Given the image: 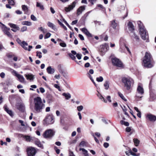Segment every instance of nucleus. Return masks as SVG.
Masks as SVG:
<instances>
[{"label": "nucleus", "mask_w": 156, "mask_h": 156, "mask_svg": "<svg viewBox=\"0 0 156 156\" xmlns=\"http://www.w3.org/2000/svg\"><path fill=\"white\" fill-rule=\"evenodd\" d=\"M34 109L37 113L42 112L45 107V105L40 97H37L34 99Z\"/></svg>", "instance_id": "1"}, {"label": "nucleus", "mask_w": 156, "mask_h": 156, "mask_svg": "<svg viewBox=\"0 0 156 156\" xmlns=\"http://www.w3.org/2000/svg\"><path fill=\"white\" fill-rule=\"evenodd\" d=\"M144 66L147 68H151L154 66V63L152 61V58L151 54L146 52L143 58Z\"/></svg>", "instance_id": "2"}, {"label": "nucleus", "mask_w": 156, "mask_h": 156, "mask_svg": "<svg viewBox=\"0 0 156 156\" xmlns=\"http://www.w3.org/2000/svg\"><path fill=\"white\" fill-rule=\"evenodd\" d=\"M137 23L140 30V34L142 38L144 40H147V41L148 35L144 27L140 21H138Z\"/></svg>", "instance_id": "3"}, {"label": "nucleus", "mask_w": 156, "mask_h": 156, "mask_svg": "<svg viewBox=\"0 0 156 156\" xmlns=\"http://www.w3.org/2000/svg\"><path fill=\"white\" fill-rule=\"evenodd\" d=\"M122 81L127 90L130 89L131 85L133 83V80L129 77H124L122 78Z\"/></svg>", "instance_id": "4"}, {"label": "nucleus", "mask_w": 156, "mask_h": 156, "mask_svg": "<svg viewBox=\"0 0 156 156\" xmlns=\"http://www.w3.org/2000/svg\"><path fill=\"white\" fill-rule=\"evenodd\" d=\"M108 44L105 43L100 45L99 48V51L101 55H103L109 49Z\"/></svg>", "instance_id": "5"}, {"label": "nucleus", "mask_w": 156, "mask_h": 156, "mask_svg": "<svg viewBox=\"0 0 156 156\" xmlns=\"http://www.w3.org/2000/svg\"><path fill=\"white\" fill-rule=\"evenodd\" d=\"M137 94H140L141 96H139L137 94L136 97L138 98H141L142 95L144 93V90L142 86L140 83L138 84L137 88Z\"/></svg>", "instance_id": "6"}, {"label": "nucleus", "mask_w": 156, "mask_h": 156, "mask_svg": "<svg viewBox=\"0 0 156 156\" xmlns=\"http://www.w3.org/2000/svg\"><path fill=\"white\" fill-rule=\"evenodd\" d=\"M44 123L45 125H49L53 123L54 122V118L52 115L46 116L44 120Z\"/></svg>", "instance_id": "7"}, {"label": "nucleus", "mask_w": 156, "mask_h": 156, "mask_svg": "<svg viewBox=\"0 0 156 156\" xmlns=\"http://www.w3.org/2000/svg\"><path fill=\"white\" fill-rule=\"evenodd\" d=\"M27 151L28 156H33L36 153L35 148L32 147H28L27 149Z\"/></svg>", "instance_id": "8"}, {"label": "nucleus", "mask_w": 156, "mask_h": 156, "mask_svg": "<svg viewBox=\"0 0 156 156\" xmlns=\"http://www.w3.org/2000/svg\"><path fill=\"white\" fill-rule=\"evenodd\" d=\"M1 27L2 31L6 35L9 37H12V34L9 31L10 30L9 28H7L4 24H3V26H1Z\"/></svg>", "instance_id": "9"}, {"label": "nucleus", "mask_w": 156, "mask_h": 156, "mask_svg": "<svg viewBox=\"0 0 156 156\" xmlns=\"http://www.w3.org/2000/svg\"><path fill=\"white\" fill-rule=\"evenodd\" d=\"M54 135V132L51 129L46 130L43 134L44 137L45 138H50Z\"/></svg>", "instance_id": "10"}, {"label": "nucleus", "mask_w": 156, "mask_h": 156, "mask_svg": "<svg viewBox=\"0 0 156 156\" xmlns=\"http://www.w3.org/2000/svg\"><path fill=\"white\" fill-rule=\"evenodd\" d=\"M112 62L113 64L116 66L121 67L122 66V62L117 58H112Z\"/></svg>", "instance_id": "11"}, {"label": "nucleus", "mask_w": 156, "mask_h": 156, "mask_svg": "<svg viewBox=\"0 0 156 156\" xmlns=\"http://www.w3.org/2000/svg\"><path fill=\"white\" fill-rule=\"evenodd\" d=\"M21 46L25 50L30 51L31 50V49L33 48L32 46L29 45L28 48L27 47L28 46V44L25 41H23L21 44Z\"/></svg>", "instance_id": "12"}, {"label": "nucleus", "mask_w": 156, "mask_h": 156, "mask_svg": "<svg viewBox=\"0 0 156 156\" xmlns=\"http://www.w3.org/2000/svg\"><path fill=\"white\" fill-rule=\"evenodd\" d=\"M77 3V1H75L73 2L71 5H69L68 7H66L65 8V11L66 12H69L71 10H72L76 6V5Z\"/></svg>", "instance_id": "13"}, {"label": "nucleus", "mask_w": 156, "mask_h": 156, "mask_svg": "<svg viewBox=\"0 0 156 156\" xmlns=\"http://www.w3.org/2000/svg\"><path fill=\"white\" fill-rule=\"evenodd\" d=\"M9 25L12 28L11 30L14 32H16L20 30L19 27L16 25L11 23H9Z\"/></svg>", "instance_id": "14"}, {"label": "nucleus", "mask_w": 156, "mask_h": 156, "mask_svg": "<svg viewBox=\"0 0 156 156\" xmlns=\"http://www.w3.org/2000/svg\"><path fill=\"white\" fill-rule=\"evenodd\" d=\"M146 117L151 121L154 122L156 120V116L151 114H147Z\"/></svg>", "instance_id": "15"}, {"label": "nucleus", "mask_w": 156, "mask_h": 156, "mask_svg": "<svg viewBox=\"0 0 156 156\" xmlns=\"http://www.w3.org/2000/svg\"><path fill=\"white\" fill-rule=\"evenodd\" d=\"M128 29L131 33H133L134 30V26L132 23L129 22L127 24Z\"/></svg>", "instance_id": "16"}, {"label": "nucleus", "mask_w": 156, "mask_h": 156, "mask_svg": "<svg viewBox=\"0 0 156 156\" xmlns=\"http://www.w3.org/2000/svg\"><path fill=\"white\" fill-rule=\"evenodd\" d=\"M85 7L84 6H80L77 9L76 15L77 16H79L82 12L85 10Z\"/></svg>", "instance_id": "17"}, {"label": "nucleus", "mask_w": 156, "mask_h": 156, "mask_svg": "<svg viewBox=\"0 0 156 156\" xmlns=\"http://www.w3.org/2000/svg\"><path fill=\"white\" fill-rule=\"evenodd\" d=\"M71 52L72 53H69V55L73 60H75L76 59V58L74 55L76 54V52L73 50L71 51Z\"/></svg>", "instance_id": "18"}, {"label": "nucleus", "mask_w": 156, "mask_h": 156, "mask_svg": "<svg viewBox=\"0 0 156 156\" xmlns=\"http://www.w3.org/2000/svg\"><path fill=\"white\" fill-rule=\"evenodd\" d=\"M34 143L39 147H40L42 149L43 148V145L41 144L40 141L38 139H36L34 140Z\"/></svg>", "instance_id": "19"}, {"label": "nucleus", "mask_w": 156, "mask_h": 156, "mask_svg": "<svg viewBox=\"0 0 156 156\" xmlns=\"http://www.w3.org/2000/svg\"><path fill=\"white\" fill-rule=\"evenodd\" d=\"M82 31L87 36L90 37L91 36V34L87 30L86 28H83L82 29Z\"/></svg>", "instance_id": "20"}, {"label": "nucleus", "mask_w": 156, "mask_h": 156, "mask_svg": "<svg viewBox=\"0 0 156 156\" xmlns=\"http://www.w3.org/2000/svg\"><path fill=\"white\" fill-rule=\"evenodd\" d=\"M4 108L6 112L7 113L9 114L11 116H13V114L11 110H9L7 106L5 105L4 107Z\"/></svg>", "instance_id": "21"}, {"label": "nucleus", "mask_w": 156, "mask_h": 156, "mask_svg": "<svg viewBox=\"0 0 156 156\" xmlns=\"http://www.w3.org/2000/svg\"><path fill=\"white\" fill-rule=\"evenodd\" d=\"M87 146V143L85 141H82L80 143L79 146L81 147H86Z\"/></svg>", "instance_id": "22"}, {"label": "nucleus", "mask_w": 156, "mask_h": 156, "mask_svg": "<svg viewBox=\"0 0 156 156\" xmlns=\"http://www.w3.org/2000/svg\"><path fill=\"white\" fill-rule=\"evenodd\" d=\"M18 78L19 81L21 83H24L25 81V79L24 78L23 76L19 74L16 76Z\"/></svg>", "instance_id": "23"}, {"label": "nucleus", "mask_w": 156, "mask_h": 156, "mask_svg": "<svg viewBox=\"0 0 156 156\" xmlns=\"http://www.w3.org/2000/svg\"><path fill=\"white\" fill-rule=\"evenodd\" d=\"M47 70L48 73L49 74H53L55 72L54 69L51 68V66L48 67L47 69Z\"/></svg>", "instance_id": "24"}, {"label": "nucleus", "mask_w": 156, "mask_h": 156, "mask_svg": "<svg viewBox=\"0 0 156 156\" xmlns=\"http://www.w3.org/2000/svg\"><path fill=\"white\" fill-rule=\"evenodd\" d=\"M80 151H82L84 156H89L88 153V151L83 148H80L79 149Z\"/></svg>", "instance_id": "25"}, {"label": "nucleus", "mask_w": 156, "mask_h": 156, "mask_svg": "<svg viewBox=\"0 0 156 156\" xmlns=\"http://www.w3.org/2000/svg\"><path fill=\"white\" fill-rule=\"evenodd\" d=\"M25 76L27 80H33L34 79V76L32 74H25Z\"/></svg>", "instance_id": "26"}, {"label": "nucleus", "mask_w": 156, "mask_h": 156, "mask_svg": "<svg viewBox=\"0 0 156 156\" xmlns=\"http://www.w3.org/2000/svg\"><path fill=\"white\" fill-rule=\"evenodd\" d=\"M23 137H24L26 139V141L27 142H30L31 140H33V138H34L31 137L29 136H24Z\"/></svg>", "instance_id": "27"}, {"label": "nucleus", "mask_w": 156, "mask_h": 156, "mask_svg": "<svg viewBox=\"0 0 156 156\" xmlns=\"http://www.w3.org/2000/svg\"><path fill=\"white\" fill-rule=\"evenodd\" d=\"M22 10L24 12L25 14H27L28 12V9L27 6L23 5L22 6Z\"/></svg>", "instance_id": "28"}, {"label": "nucleus", "mask_w": 156, "mask_h": 156, "mask_svg": "<svg viewBox=\"0 0 156 156\" xmlns=\"http://www.w3.org/2000/svg\"><path fill=\"white\" fill-rule=\"evenodd\" d=\"M47 24L48 27L54 30H55L56 29L55 26L53 23L49 22Z\"/></svg>", "instance_id": "29"}, {"label": "nucleus", "mask_w": 156, "mask_h": 156, "mask_svg": "<svg viewBox=\"0 0 156 156\" xmlns=\"http://www.w3.org/2000/svg\"><path fill=\"white\" fill-rule=\"evenodd\" d=\"M111 25L114 29H115L117 26V23L115 22V20H113L111 21Z\"/></svg>", "instance_id": "30"}, {"label": "nucleus", "mask_w": 156, "mask_h": 156, "mask_svg": "<svg viewBox=\"0 0 156 156\" xmlns=\"http://www.w3.org/2000/svg\"><path fill=\"white\" fill-rule=\"evenodd\" d=\"M62 95L65 97L66 99V100L69 99L71 97V95L69 93H64L62 94Z\"/></svg>", "instance_id": "31"}, {"label": "nucleus", "mask_w": 156, "mask_h": 156, "mask_svg": "<svg viewBox=\"0 0 156 156\" xmlns=\"http://www.w3.org/2000/svg\"><path fill=\"white\" fill-rule=\"evenodd\" d=\"M130 35L131 37H133L135 38L136 40L137 41H138L139 39V37L137 36L134 32L133 33H132V34H131Z\"/></svg>", "instance_id": "32"}, {"label": "nucleus", "mask_w": 156, "mask_h": 156, "mask_svg": "<svg viewBox=\"0 0 156 156\" xmlns=\"http://www.w3.org/2000/svg\"><path fill=\"white\" fill-rule=\"evenodd\" d=\"M36 6L40 8L42 10H43L44 9L43 5L40 3L37 2Z\"/></svg>", "instance_id": "33"}, {"label": "nucleus", "mask_w": 156, "mask_h": 156, "mask_svg": "<svg viewBox=\"0 0 156 156\" xmlns=\"http://www.w3.org/2000/svg\"><path fill=\"white\" fill-rule=\"evenodd\" d=\"M22 24L23 25H27L28 26H30L31 25L32 23L31 22L28 21H23L22 22Z\"/></svg>", "instance_id": "34"}, {"label": "nucleus", "mask_w": 156, "mask_h": 156, "mask_svg": "<svg viewBox=\"0 0 156 156\" xmlns=\"http://www.w3.org/2000/svg\"><path fill=\"white\" fill-rule=\"evenodd\" d=\"M104 86L105 87V89L106 90H108L109 87V83L108 81H106L105 83L104 84Z\"/></svg>", "instance_id": "35"}, {"label": "nucleus", "mask_w": 156, "mask_h": 156, "mask_svg": "<svg viewBox=\"0 0 156 156\" xmlns=\"http://www.w3.org/2000/svg\"><path fill=\"white\" fill-rule=\"evenodd\" d=\"M17 106L18 108L20 110H23L24 107V105L23 104H20L18 105H17Z\"/></svg>", "instance_id": "36"}, {"label": "nucleus", "mask_w": 156, "mask_h": 156, "mask_svg": "<svg viewBox=\"0 0 156 156\" xmlns=\"http://www.w3.org/2000/svg\"><path fill=\"white\" fill-rule=\"evenodd\" d=\"M133 142L136 146H138L140 143L139 140L136 138H134L133 139Z\"/></svg>", "instance_id": "37"}, {"label": "nucleus", "mask_w": 156, "mask_h": 156, "mask_svg": "<svg viewBox=\"0 0 156 156\" xmlns=\"http://www.w3.org/2000/svg\"><path fill=\"white\" fill-rule=\"evenodd\" d=\"M118 94L119 96L124 101H126V99L125 98L123 95L120 92H118Z\"/></svg>", "instance_id": "38"}, {"label": "nucleus", "mask_w": 156, "mask_h": 156, "mask_svg": "<svg viewBox=\"0 0 156 156\" xmlns=\"http://www.w3.org/2000/svg\"><path fill=\"white\" fill-rule=\"evenodd\" d=\"M98 96L99 97L100 99H101L102 101L105 103H106L107 102V101L105 100L101 94L99 95H98Z\"/></svg>", "instance_id": "39"}, {"label": "nucleus", "mask_w": 156, "mask_h": 156, "mask_svg": "<svg viewBox=\"0 0 156 156\" xmlns=\"http://www.w3.org/2000/svg\"><path fill=\"white\" fill-rule=\"evenodd\" d=\"M38 29L42 31L44 33H45L47 32L46 29H45L43 28L42 27H40L38 28Z\"/></svg>", "instance_id": "40"}, {"label": "nucleus", "mask_w": 156, "mask_h": 156, "mask_svg": "<svg viewBox=\"0 0 156 156\" xmlns=\"http://www.w3.org/2000/svg\"><path fill=\"white\" fill-rule=\"evenodd\" d=\"M8 3L11 5H13L15 4V2L13 0H7Z\"/></svg>", "instance_id": "41"}, {"label": "nucleus", "mask_w": 156, "mask_h": 156, "mask_svg": "<svg viewBox=\"0 0 156 156\" xmlns=\"http://www.w3.org/2000/svg\"><path fill=\"white\" fill-rule=\"evenodd\" d=\"M96 80L98 82H101L103 81V78L102 76H100L99 77H97L96 78Z\"/></svg>", "instance_id": "42"}, {"label": "nucleus", "mask_w": 156, "mask_h": 156, "mask_svg": "<svg viewBox=\"0 0 156 156\" xmlns=\"http://www.w3.org/2000/svg\"><path fill=\"white\" fill-rule=\"evenodd\" d=\"M36 54V56H38L39 58H41L42 57L41 55L42 53L41 52L37 51Z\"/></svg>", "instance_id": "43"}, {"label": "nucleus", "mask_w": 156, "mask_h": 156, "mask_svg": "<svg viewBox=\"0 0 156 156\" xmlns=\"http://www.w3.org/2000/svg\"><path fill=\"white\" fill-rule=\"evenodd\" d=\"M77 110L79 111L80 112L83 109V107L82 105H80L77 107Z\"/></svg>", "instance_id": "44"}, {"label": "nucleus", "mask_w": 156, "mask_h": 156, "mask_svg": "<svg viewBox=\"0 0 156 156\" xmlns=\"http://www.w3.org/2000/svg\"><path fill=\"white\" fill-rule=\"evenodd\" d=\"M31 19L32 20L34 21L37 20V19L36 17L33 15H31Z\"/></svg>", "instance_id": "45"}, {"label": "nucleus", "mask_w": 156, "mask_h": 156, "mask_svg": "<svg viewBox=\"0 0 156 156\" xmlns=\"http://www.w3.org/2000/svg\"><path fill=\"white\" fill-rule=\"evenodd\" d=\"M27 30V27L26 26H23L21 28V31L22 32H23L26 31Z\"/></svg>", "instance_id": "46"}, {"label": "nucleus", "mask_w": 156, "mask_h": 156, "mask_svg": "<svg viewBox=\"0 0 156 156\" xmlns=\"http://www.w3.org/2000/svg\"><path fill=\"white\" fill-rule=\"evenodd\" d=\"M51 35V34L49 33H47L44 37V39H46L49 37Z\"/></svg>", "instance_id": "47"}, {"label": "nucleus", "mask_w": 156, "mask_h": 156, "mask_svg": "<svg viewBox=\"0 0 156 156\" xmlns=\"http://www.w3.org/2000/svg\"><path fill=\"white\" fill-rule=\"evenodd\" d=\"M76 56L78 59L80 60L81 59L82 55L81 54L79 53H76Z\"/></svg>", "instance_id": "48"}, {"label": "nucleus", "mask_w": 156, "mask_h": 156, "mask_svg": "<svg viewBox=\"0 0 156 156\" xmlns=\"http://www.w3.org/2000/svg\"><path fill=\"white\" fill-rule=\"evenodd\" d=\"M89 75V77H90V79L92 81L93 83L94 84V85L96 86V84L95 83V82H94V80L93 79V78L91 76V75H90L89 74H88Z\"/></svg>", "instance_id": "49"}, {"label": "nucleus", "mask_w": 156, "mask_h": 156, "mask_svg": "<svg viewBox=\"0 0 156 156\" xmlns=\"http://www.w3.org/2000/svg\"><path fill=\"white\" fill-rule=\"evenodd\" d=\"M54 87L58 89V90H59V91H61V89L60 88V87L59 86H58V85L57 84H55L54 85Z\"/></svg>", "instance_id": "50"}, {"label": "nucleus", "mask_w": 156, "mask_h": 156, "mask_svg": "<svg viewBox=\"0 0 156 156\" xmlns=\"http://www.w3.org/2000/svg\"><path fill=\"white\" fill-rule=\"evenodd\" d=\"M60 45L63 47H66V44L65 43H60Z\"/></svg>", "instance_id": "51"}, {"label": "nucleus", "mask_w": 156, "mask_h": 156, "mask_svg": "<svg viewBox=\"0 0 156 156\" xmlns=\"http://www.w3.org/2000/svg\"><path fill=\"white\" fill-rule=\"evenodd\" d=\"M19 122L21 124V125L22 126H25V125L23 121L22 120H19Z\"/></svg>", "instance_id": "52"}, {"label": "nucleus", "mask_w": 156, "mask_h": 156, "mask_svg": "<svg viewBox=\"0 0 156 156\" xmlns=\"http://www.w3.org/2000/svg\"><path fill=\"white\" fill-rule=\"evenodd\" d=\"M5 73L3 72H2L0 74V77L2 78H3L5 77Z\"/></svg>", "instance_id": "53"}, {"label": "nucleus", "mask_w": 156, "mask_h": 156, "mask_svg": "<svg viewBox=\"0 0 156 156\" xmlns=\"http://www.w3.org/2000/svg\"><path fill=\"white\" fill-rule=\"evenodd\" d=\"M12 73L14 74H15V76L16 77L18 76V75L19 74L17 73L16 72V71H15L14 70H12Z\"/></svg>", "instance_id": "54"}, {"label": "nucleus", "mask_w": 156, "mask_h": 156, "mask_svg": "<svg viewBox=\"0 0 156 156\" xmlns=\"http://www.w3.org/2000/svg\"><path fill=\"white\" fill-rule=\"evenodd\" d=\"M78 36L81 40L83 41L84 40V38L82 35L81 34H79Z\"/></svg>", "instance_id": "55"}, {"label": "nucleus", "mask_w": 156, "mask_h": 156, "mask_svg": "<svg viewBox=\"0 0 156 156\" xmlns=\"http://www.w3.org/2000/svg\"><path fill=\"white\" fill-rule=\"evenodd\" d=\"M55 150L56 153L57 154H59L60 153V150L59 149H57L56 147H55Z\"/></svg>", "instance_id": "56"}, {"label": "nucleus", "mask_w": 156, "mask_h": 156, "mask_svg": "<svg viewBox=\"0 0 156 156\" xmlns=\"http://www.w3.org/2000/svg\"><path fill=\"white\" fill-rule=\"evenodd\" d=\"M131 128L130 127H127L126 129V131L127 132H130L131 130Z\"/></svg>", "instance_id": "57"}, {"label": "nucleus", "mask_w": 156, "mask_h": 156, "mask_svg": "<svg viewBox=\"0 0 156 156\" xmlns=\"http://www.w3.org/2000/svg\"><path fill=\"white\" fill-rule=\"evenodd\" d=\"M106 99H107L108 102H111V97L110 96H108L106 97Z\"/></svg>", "instance_id": "58"}, {"label": "nucleus", "mask_w": 156, "mask_h": 156, "mask_svg": "<svg viewBox=\"0 0 156 156\" xmlns=\"http://www.w3.org/2000/svg\"><path fill=\"white\" fill-rule=\"evenodd\" d=\"M104 146L105 148H107L109 146V144L107 143H105L104 144Z\"/></svg>", "instance_id": "59"}, {"label": "nucleus", "mask_w": 156, "mask_h": 156, "mask_svg": "<svg viewBox=\"0 0 156 156\" xmlns=\"http://www.w3.org/2000/svg\"><path fill=\"white\" fill-rule=\"evenodd\" d=\"M50 11L52 13V14H54L55 13V10H54V9H53V8H52V7H51L50 8Z\"/></svg>", "instance_id": "60"}, {"label": "nucleus", "mask_w": 156, "mask_h": 156, "mask_svg": "<svg viewBox=\"0 0 156 156\" xmlns=\"http://www.w3.org/2000/svg\"><path fill=\"white\" fill-rule=\"evenodd\" d=\"M16 12L18 14H21L22 13V11H20L19 10H17L16 11Z\"/></svg>", "instance_id": "61"}, {"label": "nucleus", "mask_w": 156, "mask_h": 156, "mask_svg": "<svg viewBox=\"0 0 156 156\" xmlns=\"http://www.w3.org/2000/svg\"><path fill=\"white\" fill-rule=\"evenodd\" d=\"M97 0H88L89 2H90L92 5H93L94 2H95Z\"/></svg>", "instance_id": "62"}, {"label": "nucleus", "mask_w": 156, "mask_h": 156, "mask_svg": "<svg viewBox=\"0 0 156 156\" xmlns=\"http://www.w3.org/2000/svg\"><path fill=\"white\" fill-rule=\"evenodd\" d=\"M40 90L41 92V93H43L45 92L44 89L43 88L40 87Z\"/></svg>", "instance_id": "63"}, {"label": "nucleus", "mask_w": 156, "mask_h": 156, "mask_svg": "<svg viewBox=\"0 0 156 156\" xmlns=\"http://www.w3.org/2000/svg\"><path fill=\"white\" fill-rule=\"evenodd\" d=\"M77 22H78V20H76L73 21H72V23H71V24L72 25L75 24L77 23Z\"/></svg>", "instance_id": "64"}]
</instances>
